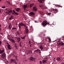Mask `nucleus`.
I'll use <instances>...</instances> for the list:
<instances>
[{
  "label": "nucleus",
  "instance_id": "obj_5",
  "mask_svg": "<svg viewBox=\"0 0 64 64\" xmlns=\"http://www.w3.org/2000/svg\"><path fill=\"white\" fill-rule=\"evenodd\" d=\"M36 59V58H34L33 57H30L29 60L32 61H34V60Z\"/></svg>",
  "mask_w": 64,
  "mask_h": 64
},
{
  "label": "nucleus",
  "instance_id": "obj_33",
  "mask_svg": "<svg viewBox=\"0 0 64 64\" xmlns=\"http://www.w3.org/2000/svg\"><path fill=\"white\" fill-rule=\"evenodd\" d=\"M30 44V47H31L32 46V47L33 46H32L33 45V44Z\"/></svg>",
  "mask_w": 64,
  "mask_h": 64
},
{
  "label": "nucleus",
  "instance_id": "obj_32",
  "mask_svg": "<svg viewBox=\"0 0 64 64\" xmlns=\"http://www.w3.org/2000/svg\"><path fill=\"white\" fill-rule=\"evenodd\" d=\"M2 8H6V6H4L2 7Z\"/></svg>",
  "mask_w": 64,
  "mask_h": 64
},
{
  "label": "nucleus",
  "instance_id": "obj_50",
  "mask_svg": "<svg viewBox=\"0 0 64 64\" xmlns=\"http://www.w3.org/2000/svg\"><path fill=\"white\" fill-rule=\"evenodd\" d=\"M30 30V32H32L33 31V30Z\"/></svg>",
  "mask_w": 64,
  "mask_h": 64
},
{
  "label": "nucleus",
  "instance_id": "obj_29",
  "mask_svg": "<svg viewBox=\"0 0 64 64\" xmlns=\"http://www.w3.org/2000/svg\"><path fill=\"white\" fill-rule=\"evenodd\" d=\"M16 29V28L15 27L13 28H12V30H14Z\"/></svg>",
  "mask_w": 64,
  "mask_h": 64
},
{
  "label": "nucleus",
  "instance_id": "obj_62",
  "mask_svg": "<svg viewBox=\"0 0 64 64\" xmlns=\"http://www.w3.org/2000/svg\"><path fill=\"white\" fill-rule=\"evenodd\" d=\"M63 38H64V36H63L62 37Z\"/></svg>",
  "mask_w": 64,
  "mask_h": 64
},
{
  "label": "nucleus",
  "instance_id": "obj_34",
  "mask_svg": "<svg viewBox=\"0 0 64 64\" xmlns=\"http://www.w3.org/2000/svg\"><path fill=\"white\" fill-rule=\"evenodd\" d=\"M2 44V41L0 40V45H1Z\"/></svg>",
  "mask_w": 64,
  "mask_h": 64
},
{
  "label": "nucleus",
  "instance_id": "obj_51",
  "mask_svg": "<svg viewBox=\"0 0 64 64\" xmlns=\"http://www.w3.org/2000/svg\"><path fill=\"white\" fill-rule=\"evenodd\" d=\"M30 53L32 54V52L30 50Z\"/></svg>",
  "mask_w": 64,
  "mask_h": 64
},
{
  "label": "nucleus",
  "instance_id": "obj_55",
  "mask_svg": "<svg viewBox=\"0 0 64 64\" xmlns=\"http://www.w3.org/2000/svg\"><path fill=\"white\" fill-rule=\"evenodd\" d=\"M6 10H8V9H7V8H6Z\"/></svg>",
  "mask_w": 64,
  "mask_h": 64
},
{
  "label": "nucleus",
  "instance_id": "obj_10",
  "mask_svg": "<svg viewBox=\"0 0 64 64\" xmlns=\"http://www.w3.org/2000/svg\"><path fill=\"white\" fill-rule=\"evenodd\" d=\"M47 61V60L46 59H44L42 60V62L44 64L45 63H47L46 61Z\"/></svg>",
  "mask_w": 64,
  "mask_h": 64
},
{
  "label": "nucleus",
  "instance_id": "obj_61",
  "mask_svg": "<svg viewBox=\"0 0 64 64\" xmlns=\"http://www.w3.org/2000/svg\"><path fill=\"white\" fill-rule=\"evenodd\" d=\"M9 62L8 61H7V63H8Z\"/></svg>",
  "mask_w": 64,
  "mask_h": 64
},
{
  "label": "nucleus",
  "instance_id": "obj_57",
  "mask_svg": "<svg viewBox=\"0 0 64 64\" xmlns=\"http://www.w3.org/2000/svg\"><path fill=\"white\" fill-rule=\"evenodd\" d=\"M2 28H0V31H1L2 30Z\"/></svg>",
  "mask_w": 64,
  "mask_h": 64
},
{
  "label": "nucleus",
  "instance_id": "obj_46",
  "mask_svg": "<svg viewBox=\"0 0 64 64\" xmlns=\"http://www.w3.org/2000/svg\"><path fill=\"white\" fill-rule=\"evenodd\" d=\"M17 34H18V35H19L20 34H19V33L18 32H17Z\"/></svg>",
  "mask_w": 64,
  "mask_h": 64
},
{
  "label": "nucleus",
  "instance_id": "obj_20",
  "mask_svg": "<svg viewBox=\"0 0 64 64\" xmlns=\"http://www.w3.org/2000/svg\"><path fill=\"white\" fill-rule=\"evenodd\" d=\"M26 35H25L24 36L22 37H20V38L24 40L25 39L26 37Z\"/></svg>",
  "mask_w": 64,
  "mask_h": 64
},
{
  "label": "nucleus",
  "instance_id": "obj_23",
  "mask_svg": "<svg viewBox=\"0 0 64 64\" xmlns=\"http://www.w3.org/2000/svg\"><path fill=\"white\" fill-rule=\"evenodd\" d=\"M13 16H11L9 18V20H11L12 19H13Z\"/></svg>",
  "mask_w": 64,
  "mask_h": 64
},
{
  "label": "nucleus",
  "instance_id": "obj_56",
  "mask_svg": "<svg viewBox=\"0 0 64 64\" xmlns=\"http://www.w3.org/2000/svg\"><path fill=\"white\" fill-rule=\"evenodd\" d=\"M8 4H10V5H11V4L10 3V2Z\"/></svg>",
  "mask_w": 64,
  "mask_h": 64
},
{
  "label": "nucleus",
  "instance_id": "obj_43",
  "mask_svg": "<svg viewBox=\"0 0 64 64\" xmlns=\"http://www.w3.org/2000/svg\"><path fill=\"white\" fill-rule=\"evenodd\" d=\"M56 6H59V5H56Z\"/></svg>",
  "mask_w": 64,
  "mask_h": 64
},
{
  "label": "nucleus",
  "instance_id": "obj_39",
  "mask_svg": "<svg viewBox=\"0 0 64 64\" xmlns=\"http://www.w3.org/2000/svg\"><path fill=\"white\" fill-rule=\"evenodd\" d=\"M40 64H42V62L41 61H40Z\"/></svg>",
  "mask_w": 64,
  "mask_h": 64
},
{
  "label": "nucleus",
  "instance_id": "obj_26",
  "mask_svg": "<svg viewBox=\"0 0 64 64\" xmlns=\"http://www.w3.org/2000/svg\"><path fill=\"white\" fill-rule=\"evenodd\" d=\"M46 6H43V7L42 8V9H43V10H44V9H46Z\"/></svg>",
  "mask_w": 64,
  "mask_h": 64
},
{
  "label": "nucleus",
  "instance_id": "obj_52",
  "mask_svg": "<svg viewBox=\"0 0 64 64\" xmlns=\"http://www.w3.org/2000/svg\"><path fill=\"white\" fill-rule=\"evenodd\" d=\"M35 22L36 23H38V22H37L36 21H35Z\"/></svg>",
  "mask_w": 64,
  "mask_h": 64
},
{
  "label": "nucleus",
  "instance_id": "obj_38",
  "mask_svg": "<svg viewBox=\"0 0 64 64\" xmlns=\"http://www.w3.org/2000/svg\"><path fill=\"white\" fill-rule=\"evenodd\" d=\"M20 47H22V45H21L20 43Z\"/></svg>",
  "mask_w": 64,
  "mask_h": 64
},
{
  "label": "nucleus",
  "instance_id": "obj_63",
  "mask_svg": "<svg viewBox=\"0 0 64 64\" xmlns=\"http://www.w3.org/2000/svg\"><path fill=\"white\" fill-rule=\"evenodd\" d=\"M2 0H0V2H1Z\"/></svg>",
  "mask_w": 64,
  "mask_h": 64
},
{
  "label": "nucleus",
  "instance_id": "obj_44",
  "mask_svg": "<svg viewBox=\"0 0 64 64\" xmlns=\"http://www.w3.org/2000/svg\"><path fill=\"white\" fill-rule=\"evenodd\" d=\"M55 58H54V61L56 62V60H55Z\"/></svg>",
  "mask_w": 64,
  "mask_h": 64
},
{
  "label": "nucleus",
  "instance_id": "obj_35",
  "mask_svg": "<svg viewBox=\"0 0 64 64\" xmlns=\"http://www.w3.org/2000/svg\"><path fill=\"white\" fill-rule=\"evenodd\" d=\"M6 2L8 4L9 3H10V2H9L8 1H7Z\"/></svg>",
  "mask_w": 64,
  "mask_h": 64
},
{
  "label": "nucleus",
  "instance_id": "obj_21",
  "mask_svg": "<svg viewBox=\"0 0 64 64\" xmlns=\"http://www.w3.org/2000/svg\"><path fill=\"white\" fill-rule=\"evenodd\" d=\"M40 48L41 49V50L42 51V50L43 49V46H40Z\"/></svg>",
  "mask_w": 64,
  "mask_h": 64
},
{
  "label": "nucleus",
  "instance_id": "obj_42",
  "mask_svg": "<svg viewBox=\"0 0 64 64\" xmlns=\"http://www.w3.org/2000/svg\"><path fill=\"white\" fill-rule=\"evenodd\" d=\"M38 51L39 52V50H36V52H38Z\"/></svg>",
  "mask_w": 64,
  "mask_h": 64
},
{
  "label": "nucleus",
  "instance_id": "obj_27",
  "mask_svg": "<svg viewBox=\"0 0 64 64\" xmlns=\"http://www.w3.org/2000/svg\"><path fill=\"white\" fill-rule=\"evenodd\" d=\"M34 4H30V8L32 7V6H34Z\"/></svg>",
  "mask_w": 64,
  "mask_h": 64
},
{
  "label": "nucleus",
  "instance_id": "obj_18",
  "mask_svg": "<svg viewBox=\"0 0 64 64\" xmlns=\"http://www.w3.org/2000/svg\"><path fill=\"white\" fill-rule=\"evenodd\" d=\"M18 40V42H19L21 41V39L20 38L18 37V38L17 39Z\"/></svg>",
  "mask_w": 64,
  "mask_h": 64
},
{
  "label": "nucleus",
  "instance_id": "obj_3",
  "mask_svg": "<svg viewBox=\"0 0 64 64\" xmlns=\"http://www.w3.org/2000/svg\"><path fill=\"white\" fill-rule=\"evenodd\" d=\"M10 62L11 63H15L16 64H17V62H16V60L15 59H11L10 60Z\"/></svg>",
  "mask_w": 64,
  "mask_h": 64
},
{
  "label": "nucleus",
  "instance_id": "obj_60",
  "mask_svg": "<svg viewBox=\"0 0 64 64\" xmlns=\"http://www.w3.org/2000/svg\"><path fill=\"white\" fill-rule=\"evenodd\" d=\"M1 10L0 9V12H1Z\"/></svg>",
  "mask_w": 64,
  "mask_h": 64
},
{
  "label": "nucleus",
  "instance_id": "obj_2",
  "mask_svg": "<svg viewBox=\"0 0 64 64\" xmlns=\"http://www.w3.org/2000/svg\"><path fill=\"white\" fill-rule=\"evenodd\" d=\"M42 24L43 26H46L47 25H49L50 24L49 22H48L46 20H44L42 23Z\"/></svg>",
  "mask_w": 64,
  "mask_h": 64
},
{
  "label": "nucleus",
  "instance_id": "obj_58",
  "mask_svg": "<svg viewBox=\"0 0 64 64\" xmlns=\"http://www.w3.org/2000/svg\"><path fill=\"white\" fill-rule=\"evenodd\" d=\"M64 64V62L62 63V64Z\"/></svg>",
  "mask_w": 64,
  "mask_h": 64
},
{
  "label": "nucleus",
  "instance_id": "obj_37",
  "mask_svg": "<svg viewBox=\"0 0 64 64\" xmlns=\"http://www.w3.org/2000/svg\"><path fill=\"white\" fill-rule=\"evenodd\" d=\"M39 54H40L41 53V52H40V50H39Z\"/></svg>",
  "mask_w": 64,
  "mask_h": 64
},
{
  "label": "nucleus",
  "instance_id": "obj_11",
  "mask_svg": "<svg viewBox=\"0 0 64 64\" xmlns=\"http://www.w3.org/2000/svg\"><path fill=\"white\" fill-rule=\"evenodd\" d=\"M15 9L16 10V12H19V11L20 10V9L19 8H15Z\"/></svg>",
  "mask_w": 64,
  "mask_h": 64
},
{
  "label": "nucleus",
  "instance_id": "obj_41",
  "mask_svg": "<svg viewBox=\"0 0 64 64\" xmlns=\"http://www.w3.org/2000/svg\"><path fill=\"white\" fill-rule=\"evenodd\" d=\"M48 15H50L51 14V13H48Z\"/></svg>",
  "mask_w": 64,
  "mask_h": 64
},
{
  "label": "nucleus",
  "instance_id": "obj_14",
  "mask_svg": "<svg viewBox=\"0 0 64 64\" xmlns=\"http://www.w3.org/2000/svg\"><path fill=\"white\" fill-rule=\"evenodd\" d=\"M13 12H14V13L13 12H12V14H14L17 15H18V14L17 13H16V12H15V11L14 10H13Z\"/></svg>",
  "mask_w": 64,
  "mask_h": 64
},
{
  "label": "nucleus",
  "instance_id": "obj_59",
  "mask_svg": "<svg viewBox=\"0 0 64 64\" xmlns=\"http://www.w3.org/2000/svg\"><path fill=\"white\" fill-rule=\"evenodd\" d=\"M20 32V33H22V32Z\"/></svg>",
  "mask_w": 64,
  "mask_h": 64
},
{
  "label": "nucleus",
  "instance_id": "obj_19",
  "mask_svg": "<svg viewBox=\"0 0 64 64\" xmlns=\"http://www.w3.org/2000/svg\"><path fill=\"white\" fill-rule=\"evenodd\" d=\"M27 6H26V5L23 6V7L24 8V10L26 9V8L27 7Z\"/></svg>",
  "mask_w": 64,
  "mask_h": 64
},
{
  "label": "nucleus",
  "instance_id": "obj_48",
  "mask_svg": "<svg viewBox=\"0 0 64 64\" xmlns=\"http://www.w3.org/2000/svg\"><path fill=\"white\" fill-rule=\"evenodd\" d=\"M20 32H22V31H21V28H20Z\"/></svg>",
  "mask_w": 64,
  "mask_h": 64
},
{
  "label": "nucleus",
  "instance_id": "obj_17",
  "mask_svg": "<svg viewBox=\"0 0 64 64\" xmlns=\"http://www.w3.org/2000/svg\"><path fill=\"white\" fill-rule=\"evenodd\" d=\"M8 48L9 50H11V48H10V45H8Z\"/></svg>",
  "mask_w": 64,
  "mask_h": 64
},
{
  "label": "nucleus",
  "instance_id": "obj_54",
  "mask_svg": "<svg viewBox=\"0 0 64 64\" xmlns=\"http://www.w3.org/2000/svg\"><path fill=\"white\" fill-rule=\"evenodd\" d=\"M7 44L8 45H9V44L8 43H7Z\"/></svg>",
  "mask_w": 64,
  "mask_h": 64
},
{
  "label": "nucleus",
  "instance_id": "obj_24",
  "mask_svg": "<svg viewBox=\"0 0 64 64\" xmlns=\"http://www.w3.org/2000/svg\"><path fill=\"white\" fill-rule=\"evenodd\" d=\"M18 56H15L16 60H17V61H18Z\"/></svg>",
  "mask_w": 64,
  "mask_h": 64
},
{
  "label": "nucleus",
  "instance_id": "obj_1",
  "mask_svg": "<svg viewBox=\"0 0 64 64\" xmlns=\"http://www.w3.org/2000/svg\"><path fill=\"white\" fill-rule=\"evenodd\" d=\"M24 26V27L26 29V30L25 31V33L27 34L28 32V28L27 26H26V25H25L22 22H20L18 24V27H19V29H20L21 28V27L22 26Z\"/></svg>",
  "mask_w": 64,
  "mask_h": 64
},
{
  "label": "nucleus",
  "instance_id": "obj_49",
  "mask_svg": "<svg viewBox=\"0 0 64 64\" xmlns=\"http://www.w3.org/2000/svg\"><path fill=\"white\" fill-rule=\"evenodd\" d=\"M14 45H15V46H16L17 45V44L15 43H14Z\"/></svg>",
  "mask_w": 64,
  "mask_h": 64
},
{
  "label": "nucleus",
  "instance_id": "obj_47",
  "mask_svg": "<svg viewBox=\"0 0 64 64\" xmlns=\"http://www.w3.org/2000/svg\"><path fill=\"white\" fill-rule=\"evenodd\" d=\"M45 58V59H48V58L47 57Z\"/></svg>",
  "mask_w": 64,
  "mask_h": 64
},
{
  "label": "nucleus",
  "instance_id": "obj_12",
  "mask_svg": "<svg viewBox=\"0 0 64 64\" xmlns=\"http://www.w3.org/2000/svg\"><path fill=\"white\" fill-rule=\"evenodd\" d=\"M38 2H40V3H42L44 2V0H37Z\"/></svg>",
  "mask_w": 64,
  "mask_h": 64
},
{
  "label": "nucleus",
  "instance_id": "obj_45",
  "mask_svg": "<svg viewBox=\"0 0 64 64\" xmlns=\"http://www.w3.org/2000/svg\"><path fill=\"white\" fill-rule=\"evenodd\" d=\"M15 38L17 39L18 38L17 37H15Z\"/></svg>",
  "mask_w": 64,
  "mask_h": 64
},
{
  "label": "nucleus",
  "instance_id": "obj_9",
  "mask_svg": "<svg viewBox=\"0 0 64 64\" xmlns=\"http://www.w3.org/2000/svg\"><path fill=\"white\" fill-rule=\"evenodd\" d=\"M60 57H58L56 59V60L58 61H60L61 60L60 59Z\"/></svg>",
  "mask_w": 64,
  "mask_h": 64
},
{
  "label": "nucleus",
  "instance_id": "obj_7",
  "mask_svg": "<svg viewBox=\"0 0 64 64\" xmlns=\"http://www.w3.org/2000/svg\"><path fill=\"white\" fill-rule=\"evenodd\" d=\"M64 43L62 42H60L58 44V46H64Z\"/></svg>",
  "mask_w": 64,
  "mask_h": 64
},
{
  "label": "nucleus",
  "instance_id": "obj_8",
  "mask_svg": "<svg viewBox=\"0 0 64 64\" xmlns=\"http://www.w3.org/2000/svg\"><path fill=\"white\" fill-rule=\"evenodd\" d=\"M2 55H1L2 57L4 59V58L6 56L5 54L4 53H3L2 54Z\"/></svg>",
  "mask_w": 64,
  "mask_h": 64
},
{
  "label": "nucleus",
  "instance_id": "obj_36",
  "mask_svg": "<svg viewBox=\"0 0 64 64\" xmlns=\"http://www.w3.org/2000/svg\"><path fill=\"white\" fill-rule=\"evenodd\" d=\"M8 28L10 29H11V26L10 25L8 26Z\"/></svg>",
  "mask_w": 64,
  "mask_h": 64
},
{
  "label": "nucleus",
  "instance_id": "obj_13",
  "mask_svg": "<svg viewBox=\"0 0 64 64\" xmlns=\"http://www.w3.org/2000/svg\"><path fill=\"white\" fill-rule=\"evenodd\" d=\"M53 10H54V12L55 13L54 14H55L56 13H57V12H58V10L56 9H54Z\"/></svg>",
  "mask_w": 64,
  "mask_h": 64
},
{
  "label": "nucleus",
  "instance_id": "obj_6",
  "mask_svg": "<svg viewBox=\"0 0 64 64\" xmlns=\"http://www.w3.org/2000/svg\"><path fill=\"white\" fill-rule=\"evenodd\" d=\"M35 14V13L33 12H32L29 13V16H34Z\"/></svg>",
  "mask_w": 64,
  "mask_h": 64
},
{
  "label": "nucleus",
  "instance_id": "obj_40",
  "mask_svg": "<svg viewBox=\"0 0 64 64\" xmlns=\"http://www.w3.org/2000/svg\"><path fill=\"white\" fill-rule=\"evenodd\" d=\"M29 54H30V50H29L28 52Z\"/></svg>",
  "mask_w": 64,
  "mask_h": 64
},
{
  "label": "nucleus",
  "instance_id": "obj_64",
  "mask_svg": "<svg viewBox=\"0 0 64 64\" xmlns=\"http://www.w3.org/2000/svg\"><path fill=\"white\" fill-rule=\"evenodd\" d=\"M1 26V25L0 24V26Z\"/></svg>",
  "mask_w": 64,
  "mask_h": 64
},
{
  "label": "nucleus",
  "instance_id": "obj_53",
  "mask_svg": "<svg viewBox=\"0 0 64 64\" xmlns=\"http://www.w3.org/2000/svg\"><path fill=\"white\" fill-rule=\"evenodd\" d=\"M0 34H1V35H3V34L2 33H1Z\"/></svg>",
  "mask_w": 64,
  "mask_h": 64
},
{
  "label": "nucleus",
  "instance_id": "obj_4",
  "mask_svg": "<svg viewBox=\"0 0 64 64\" xmlns=\"http://www.w3.org/2000/svg\"><path fill=\"white\" fill-rule=\"evenodd\" d=\"M12 12V10H10L8 12H6V13L7 14H8L9 15Z\"/></svg>",
  "mask_w": 64,
  "mask_h": 64
},
{
  "label": "nucleus",
  "instance_id": "obj_16",
  "mask_svg": "<svg viewBox=\"0 0 64 64\" xmlns=\"http://www.w3.org/2000/svg\"><path fill=\"white\" fill-rule=\"evenodd\" d=\"M4 52V50H0V54H2Z\"/></svg>",
  "mask_w": 64,
  "mask_h": 64
},
{
  "label": "nucleus",
  "instance_id": "obj_25",
  "mask_svg": "<svg viewBox=\"0 0 64 64\" xmlns=\"http://www.w3.org/2000/svg\"><path fill=\"white\" fill-rule=\"evenodd\" d=\"M43 6V5L42 4L40 5H39V6L40 7H42Z\"/></svg>",
  "mask_w": 64,
  "mask_h": 64
},
{
  "label": "nucleus",
  "instance_id": "obj_22",
  "mask_svg": "<svg viewBox=\"0 0 64 64\" xmlns=\"http://www.w3.org/2000/svg\"><path fill=\"white\" fill-rule=\"evenodd\" d=\"M10 40L12 43H14L15 42V40H14L11 39Z\"/></svg>",
  "mask_w": 64,
  "mask_h": 64
},
{
  "label": "nucleus",
  "instance_id": "obj_31",
  "mask_svg": "<svg viewBox=\"0 0 64 64\" xmlns=\"http://www.w3.org/2000/svg\"><path fill=\"white\" fill-rule=\"evenodd\" d=\"M31 41H29L28 42V43L30 44H31Z\"/></svg>",
  "mask_w": 64,
  "mask_h": 64
},
{
  "label": "nucleus",
  "instance_id": "obj_30",
  "mask_svg": "<svg viewBox=\"0 0 64 64\" xmlns=\"http://www.w3.org/2000/svg\"><path fill=\"white\" fill-rule=\"evenodd\" d=\"M14 46L15 47V48L16 49H18V47L16 45H14Z\"/></svg>",
  "mask_w": 64,
  "mask_h": 64
},
{
  "label": "nucleus",
  "instance_id": "obj_28",
  "mask_svg": "<svg viewBox=\"0 0 64 64\" xmlns=\"http://www.w3.org/2000/svg\"><path fill=\"white\" fill-rule=\"evenodd\" d=\"M48 39L49 40V41L50 42L51 40V39L50 38V37H48Z\"/></svg>",
  "mask_w": 64,
  "mask_h": 64
},
{
  "label": "nucleus",
  "instance_id": "obj_15",
  "mask_svg": "<svg viewBox=\"0 0 64 64\" xmlns=\"http://www.w3.org/2000/svg\"><path fill=\"white\" fill-rule=\"evenodd\" d=\"M33 10H34V11L36 12L37 11V8H36L35 6H34V7H33Z\"/></svg>",
  "mask_w": 64,
  "mask_h": 64
}]
</instances>
